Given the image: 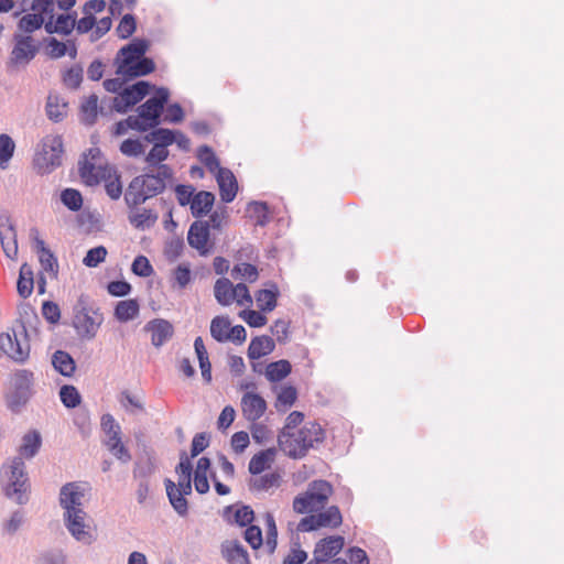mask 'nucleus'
Segmentation results:
<instances>
[{"instance_id":"obj_1","label":"nucleus","mask_w":564,"mask_h":564,"mask_svg":"<svg viewBox=\"0 0 564 564\" xmlns=\"http://www.w3.org/2000/svg\"><path fill=\"white\" fill-rule=\"evenodd\" d=\"M174 181L171 166H161V171L144 169L134 176L124 192V202L130 209L137 208L149 199L163 194Z\"/></svg>"},{"instance_id":"obj_2","label":"nucleus","mask_w":564,"mask_h":564,"mask_svg":"<svg viewBox=\"0 0 564 564\" xmlns=\"http://www.w3.org/2000/svg\"><path fill=\"white\" fill-rule=\"evenodd\" d=\"M39 323V316L33 310L30 313L25 311L7 332L0 333L1 352L18 365L26 364L31 352L30 332H36Z\"/></svg>"},{"instance_id":"obj_3","label":"nucleus","mask_w":564,"mask_h":564,"mask_svg":"<svg viewBox=\"0 0 564 564\" xmlns=\"http://www.w3.org/2000/svg\"><path fill=\"white\" fill-rule=\"evenodd\" d=\"M326 432L319 423L306 422L296 432L280 431L278 435L279 448L292 459L304 458L315 444L325 441Z\"/></svg>"},{"instance_id":"obj_4","label":"nucleus","mask_w":564,"mask_h":564,"mask_svg":"<svg viewBox=\"0 0 564 564\" xmlns=\"http://www.w3.org/2000/svg\"><path fill=\"white\" fill-rule=\"evenodd\" d=\"M104 322L99 307L88 295L82 294L73 306V322L80 338L93 339Z\"/></svg>"},{"instance_id":"obj_5","label":"nucleus","mask_w":564,"mask_h":564,"mask_svg":"<svg viewBox=\"0 0 564 564\" xmlns=\"http://www.w3.org/2000/svg\"><path fill=\"white\" fill-rule=\"evenodd\" d=\"M33 372L20 369L14 373L13 388L7 395L8 409L20 413L32 395Z\"/></svg>"},{"instance_id":"obj_6","label":"nucleus","mask_w":564,"mask_h":564,"mask_svg":"<svg viewBox=\"0 0 564 564\" xmlns=\"http://www.w3.org/2000/svg\"><path fill=\"white\" fill-rule=\"evenodd\" d=\"M102 156V152L98 147L86 150L79 158L78 172L83 182L88 186L98 185L101 180H106L107 165H99L98 172H95V161Z\"/></svg>"},{"instance_id":"obj_7","label":"nucleus","mask_w":564,"mask_h":564,"mask_svg":"<svg viewBox=\"0 0 564 564\" xmlns=\"http://www.w3.org/2000/svg\"><path fill=\"white\" fill-rule=\"evenodd\" d=\"M154 85L147 80H138L132 85L124 87L119 96L113 99V109L118 113H127L133 106L139 104L152 90Z\"/></svg>"},{"instance_id":"obj_8","label":"nucleus","mask_w":564,"mask_h":564,"mask_svg":"<svg viewBox=\"0 0 564 564\" xmlns=\"http://www.w3.org/2000/svg\"><path fill=\"white\" fill-rule=\"evenodd\" d=\"M14 46L10 55L11 65H26L37 54L39 45L34 44V40L31 35H22L15 33L13 35Z\"/></svg>"},{"instance_id":"obj_9","label":"nucleus","mask_w":564,"mask_h":564,"mask_svg":"<svg viewBox=\"0 0 564 564\" xmlns=\"http://www.w3.org/2000/svg\"><path fill=\"white\" fill-rule=\"evenodd\" d=\"M150 42L147 39L135 37L131 40L128 44L122 46L115 58V64L117 68L131 67L140 57H142L149 50Z\"/></svg>"},{"instance_id":"obj_10","label":"nucleus","mask_w":564,"mask_h":564,"mask_svg":"<svg viewBox=\"0 0 564 564\" xmlns=\"http://www.w3.org/2000/svg\"><path fill=\"white\" fill-rule=\"evenodd\" d=\"M210 237V225L207 220L194 221L187 232L188 245L196 249L200 256H206L209 252L207 242Z\"/></svg>"},{"instance_id":"obj_11","label":"nucleus","mask_w":564,"mask_h":564,"mask_svg":"<svg viewBox=\"0 0 564 564\" xmlns=\"http://www.w3.org/2000/svg\"><path fill=\"white\" fill-rule=\"evenodd\" d=\"M143 329L147 333H151V344L156 348L162 347L174 335L172 323L164 318L149 321Z\"/></svg>"},{"instance_id":"obj_12","label":"nucleus","mask_w":564,"mask_h":564,"mask_svg":"<svg viewBox=\"0 0 564 564\" xmlns=\"http://www.w3.org/2000/svg\"><path fill=\"white\" fill-rule=\"evenodd\" d=\"M137 111L138 115L134 118L141 123L142 131L148 132L151 128H155L161 123V116L164 110L150 99H147L138 107Z\"/></svg>"},{"instance_id":"obj_13","label":"nucleus","mask_w":564,"mask_h":564,"mask_svg":"<svg viewBox=\"0 0 564 564\" xmlns=\"http://www.w3.org/2000/svg\"><path fill=\"white\" fill-rule=\"evenodd\" d=\"M345 540L341 535H330L321 539L314 547L313 555L317 561L327 562L336 556L344 547Z\"/></svg>"},{"instance_id":"obj_14","label":"nucleus","mask_w":564,"mask_h":564,"mask_svg":"<svg viewBox=\"0 0 564 564\" xmlns=\"http://www.w3.org/2000/svg\"><path fill=\"white\" fill-rule=\"evenodd\" d=\"M216 181L219 187L220 199L229 204L231 203L238 193V182L229 169H219V172L216 173Z\"/></svg>"},{"instance_id":"obj_15","label":"nucleus","mask_w":564,"mask_h":564,"mask_svg":"<svg viewBox=\"0 0 564 564\" xmlns=\"http://www.w3.org/2000/svg\"><path fill=\"white\" fill-rule=\"evenodd\" d=\"M241 404L245 417L251 422L259 420L267 411L265 400L256 392L245 393Z\"/></svg>"},{"instance_id":"obj_16","label":"nucleus","mask_w":564,"mask_h":564,"mask_svg":"<svg viewBox=\"0 0 564 564\" xmlns=\"http://www.w3.org/2000/svg\"><path fill=\"white\" fill-rule=\"evenodd\" d=\"M85 516L86 512L83 509L65 513L66 528L77 541L90 543L91 535L85 530Z\"/></svg>"},{"instance_id":"obj_17","label":"nucleus","mask_w":564,"mask_h":564,"mask_svg":"<svg viewBox=\"0 0 564 564\" xmlns=\"http://www.w3.org/2000/svg\"><path fill=\"white\" fill-rule=\"evenodd\" d=\"M7 498L13 500L18 505H25L30 499L31 482L29 478H20L7 481L3 487Z\"/></svg>"},{"instance_id":"obj_18","label":"nucleus","mask_w":564,"mask_h":564,"mask_svg":"<svg viewBox=\"0 0 564 564\" xmlns=\"http://www.w3.org/2000/svg\"><path fill=\"white\" fill-rule=\"evenodd\" d=\"M155 63L151 57L145 54L140 57L131 67L123 68L122 66L117 68L116 73L121 75L124 80H132L138 77L147 76L154 72Z\"/></svg>"},{"instance_id":"obj_19","label":"nucleus","mask_w":564,"mask_h":564,"mask_svg":"<svg viewBox=\"0 0 564 564\" xmlns=\"http://www.w3.org/2000/svg\"><path fill=\"white\" fill-rule=\"evenodd\" d=\"M175 471L178 475L177 489L182 490L183 494H192L193 465L185 451L180 453V462L175 467Z\"/></svg>"},{"instance_id":"obj_20","label":"nucleus","mask_w":564,"mask_h":564,"mask_svg":"<svg viewBox=\"0 0 564 564\" xmlns=\"http://www.w3.org/2000/svg\"><path fill=\"white\" fill-rule=\"evenodd\" d=\"M166 496L174 511L180 517H186L188 514V501L186 496L191 494H183L182 490L177 489L176 485L170 479L164 480Z\"/></svg>"},{"instance_id":"obj_21","label":"nucleus","mask_w":564,"mask_h":564,"mask_svg":"<svg viewBox=\"0 0 564 564\" xmlns=\"http://www.w3.org/2000/svg\"><path fill=\"white\" fill-rule=\"evenodd\" d=\"M221 554L229 564H250L248 551L238 540L225 541Z\"/></svg>"},{"instance_id":"obj_22","label":"nucleus","mask_w":564,"mask_h":564,"mask_svg":"<svg viewBox=\"0 0 564 564\" xmlns=\"http://www.w3.org/2000/svg\"><path fill=\"white\" fill-rule=\"evenodd\" d=\"M42 154L47 166L52 169L59 166L62 164L63 154L62 137L56 135L44 141Z\"/></svg>"},{"instance_id":"obj_23","label":"nucleus","mask_w":564,"mask_h":564,"mask_svg":"<svg viewBox=\"0 0 564 564\" xmlns=\"http://www.w3.org/2000/svg\"><path fill=\"white\" fill-rule=\"evenodd\" d=\"M68 102L64 97L56 93H50L46 100V116L47 118L57 123L63 121L67 115Z\"/></svg>"},{"instance_id":"obj_24","label":"nucleus","mask_w":564,"mask_h":564,"mask_svg":"<svg viewBox=\"0 0 564 564\" xmlns=\"http://www.w3.org/2000/svg\"><path fill=\"white\" fill-rule=\"evenodd\" d=\"M274 348L275 343L270 336H256L249 344L247 355L250 360H258L261 357L271 354Z\"/></svg>"},{"instance_id":"obj_25","label":"nucleus","mask_w":564,"mask_h":564,"mask_svg":"<svg viewBox=\"0 0 564 564\" xmlns=\"http://www.w3.org/2000/svg\"><path fill=\"white\" fill-rule=\"evenodd\" d=\"M215 195L208 191H199L195 194L189 206L191 213L195 218H202L208 215L215 204Z\"/></svg>"},{"instance_id":"obj_26","label":"nucleus","mask_w":564,"mask_h":564,"mask_svg":"<svg viewBox=\"0 0 564 564\" xmlns=\"http://www.w3.org/2000/svg\"><path fill=\"white\" fill-rule=\"evenodd\" d=\"M77 489L78 488L72 482H68L61 488L59 502L61 506L65 509V513L82 509L80 498L83 497V494Z\"/></svg>"},{"instance_id":"obj_27","label":"nucleus","mask_w":564,"mask_h":564,"mask_svg":"<svg viewBox=\"0 0 564 564\" xmlns=\"http://www.w3.org/2000/svg\"><path fill=\"white\" fill-rule=\"evenodd\" d=\"M276 449L269 447L254 454L248 465L249 473L251 475H260L265 469L270 468L274 460Z\"/></svg>"},{"instance_id":"obj_28","label":"nucleus","mask_w":564,"mask_h":564,"mask_svg":"<svg viewBox=\"0 0 564 564\" xmlns=\"http://www.w3.org/2000/svg\"><path fill=\"white\" fill-rule=\"evenodd\" d=\"M306 491L316 506L324 507L329 497L333 495L334 489L332 484L327 480L317 479L308 484Z\"/></svg>"},{"instance_id":"obj_29","label":"nucleus","mask_w":564,"mask_h":564,"mask_svg":"<svg viewBox=\"0 0 564 564\" xmlns=\"http://www.w3.org/2000/svg\"><path fill=\"white\" fill-rule=\"evenodd\" d=\"M280 296L279 288L275 283H271L269 289H261L256 293V301L261 312H272L278 305Z\"/></svg>"},{"instance_id":"obj_30","label":"nucleus","mask_w":564,"mask_h":564,"mask_svg":"<svg viewBox=\"0 0 564 564\" xmlns=\"http://www.w3.org/2000/svg\"><path fill=\"white\" fill-rule=\"evenodd\" d=\"M42 445V436L36 430H32L23 435L22 443L19 448V456L30 459L33 458L40 451Z\"/></svg>"},{"instance_id":"obj_31","label":"nucleus","mask_w":564,"mask_h":564,"mask_svg":"<svg viewBox=\"0 0 564 564\" xmlns=\"http://www.w3.org/2000/svg\"><path fill=\"white\" fill-rule=\"evenodd\" d=\"M292 371V365L286 359L272 361L265 366L264 375L268 381L275 383L285 379Z\"/></svg>"},{"instance_id":"obj_32","label":"nucleus","mask_w":564,"mask_h":564,"mask_svg":"<svg viewBox=\"0 0 564 564\" xmlns=\"http://www.w3.org/2000/svg\"><path fill=\"white\" fill-rule=\"evenodd\" d=\"M52 365L64 377H72L76 370L74 358L65 350H56L53 354Z\"/></svg>"},{"instance_id":"obj_33","label":"nucleus","mask_w":564,"mask_h":564,"mask_svg":"<svg viewBox=\"0 0 564 564\" xmlns=\"http://www.w3.org/2000/svg\"><path fill=\"white\" fill-rule=\"evenodd\" d=\"M234 510V506H227L224 509V517L227 519L230 523H236L237 525L243 528L249 524H251L254 520V511L250 506L241 505L238 507L234 513V518L230 519L228 517L229 513H231Z\"/></svg>"},{"instance_id":"obj_34","label":"nucleus","mask_w":564,"mask_h":564,"mask_svg":"<svg viewBox=\"0 0 564 564\" xmlns=\"http://www.w3.org/2000/svg\"><path fill=\"white\" fill-rule=\"evenodd\" d=\"M140 305L138 300L129 299L119 301L115 307V317L121 322L127 323L138 316Z\"/></svg>"},{"instance_id":"obj_35","label":"nucleus","mask_w":564,"mask_h":564,"mask_svg":"<svg viewBox=\"0 0 564 564\" xmlns=\"http://www.w3.org/2000/svg\"><path fill=\"white\" fill-rule=\"evenodd\" d=\"M214 293L220 305L227 306L235 301V285L227 278H220L216 281Z\"/></svg>"},{"instance_id":"obj_36","label":"nucleus","mask_w":564,"mask_h":564,"mask_svg":"<svg viewBox=\"0 0 564 564\" xmlns=\"http://www.w3.org/2000/svg\"><path fill=\"white\" fill-rule=\"evenodd\" d=\"M1 248L11 260L17 259L18 256V240L17 231L13 224H10L6 230H0Z\"/></svg>"},{"instance_id":"obj_37","label":"nucleus","mask_w":564,"mask_h":564,"mask_svg":"<svg viewBox=\"0 0 564 564\" xmlns=\"http://www.w3.org/2000/svg\"><path fill=\"white\" fill-rule=\"evenodd\" d=\"M33 288L34 279L32 268L28 263H23L20 268L17 282L18 294L23 299H28L32 294Z\"/></svg>"},{"instance_id":"obj_38","label":"nucleus","mask_w":564,"mask_h":564,"mask_svg":"<svg viewBox=\"0 0 564 564\" xmlns=\"http://www.w3.org/2000/svg\"><path fill=\"white\" fill-rule=\"evenodd\" d=\"M247 212L256 219V226L264 227L269 224V205L265 202L252 200L248 204Z\"/></svg>"},{"instance_id":"obj_39","label":"nucleus","mask_w":564,"mask_h":564,"mask_svg":"<svg viewBox=\"0 0 564 564\" xmlns=\"http://www.w3.org/2000/svg\"><path fill=\"white\" fill-rule=\"evenodd\" d=\"M297 400V390L294 386H284L276 397L275 409L278 412H285Z\"/></svg>"},{"instance_id":"obj_40","label":"nucleus","mask_w":564,"mask_h":564,"mask_svg":"<svg viewBox=\"0 0 564 564\" xmlns=\"http://www.w3.org/2000/svg\"><path fill=\"white\" fill-rule=\"evenodd\" d=\"M169 158V150L161 147H152L144 158L147 166L144 169H153L161 171V166H170L164 161Z\"/></svg>"},{"instance_id":"obj_41","label":"nucleus","mask_w":564,"mask_h":564,"mask_svg":"<svg viewBox=\"0 0 564 564\" xmlns=\"http://www.w3.org/2000/svg\"><path fill=\"white\" fill-rule=\"evenodd\" d=\"M230 328V319L226 316H216L210 322V335L218 343L228 341L227 333Z\"/></svg>"},{"instance_id":"obj_42","label":"nucleus","mask_w":564,"mask_h":564,"mask_svg":"<svg viewBox=\"0 0 564 564\" xmlns=\"http://www.w3.org/2000/svg\"><path fill=\"white\" fill-rule=\"evenodd\" d=\"M100 426L102 432L106 434V438L102 443L121 438V426L116 422L115 417L110 413H106L101 416Z\"/></svg>"},{"instance_id":"obj_43","label":"nucleus","mask_w":564,"mask_h":564,"mask_svg":"<svg viewBox=\"0 0 564 564\" xmlns=\"http://www.w3.org/2000/svg\"><path fill=\"white\" fill-rule=\"evenodd\" d=\"M59 399L63 405L67 409H75L80 405L82 395L76 387L72 384H64L59 389Z\"/></svg>"},{"instance_id":"obj_44","label":"nucleus","mask_w":564,"mask_h":564,"mask_svg":"<svg viewBox=\"0 0 564 564\" xmlns=\"http://www.w3.org/2000/svg\"><path fill=\"white\" fill-rule=\"evenodd\" d=\"M197 158L198 160L207 167L209 172H219V169H224L220 166V162L218 158L215 155V152L213 149L207 145H200L197 150Z\"/></svg>"},{"instance_id":"obj_45","label":"nucleus","mask_w":564,"mask_h":564,"mask_svg":"<svg viewBox=\"0 0 564 564\" xmlns=\"http://www.w3.org/2000/svg\"><path fill=\"white\" fill-rule=\"evenodd\" d=\"M83 113V122L87 126H93L97 120L98 115V97L97 95H90L85 102L80 106Z\"/></svg>"},{"instance_id":"obj_46","label":"nucleus","mask_w":564,"mask_h":564,"mask_svg":"<svg viewBox=\"0 0 564 564\" xmlns=\"http://www.w3.org/2000/svg\"><path fill=\"white\" fill-rule=\"evenodd\" d=\"M61 202L70 212H79L83 207V196L78 189L65 188L61 192Z\"/></svg>"},{"instance_id":"obj_47","label":"nucleus","mask_w":564,"mask_h":564,"mask_svg":"<svg viewBox=\"0 0 564 564\" xmlns=\"http://www.w3.org/2000/svg\"><path fill=\"white\" fill-rule=\"evenodd\" d=\"M15 144L12 138L7 133L0 134V169L6 170L12 159Z\"/></svg>"},{"instance_id":"obj_48","label":"nucleus","mask_w":564,"mask_h":564,"mask_svg":"<svg viewBox=\"0 0 564 564\" xmlns=\"http://www.w3.org/2000/svg\"><path fill=\"white\" fill-rule=\"evenodd\" d=\"M76 19H77L76 11L58 14L55 18V23L57 26V34H61L64 36L70 35L75 29Z\"/></svg>"},{"instance_id":"obj_49","label":"nucleus","mask_w":564,"mask_h":564,"mask_svg":"<svg viewBox=\"0 0 564 564\" xmlns=\"http://www.w3.org/2000/svg\"><path fill=\"white\" fill-rule=\"evenodd\" d=\"M44 24V15L36 13H28L18 22V29L25 33H33L40 30Z\"/></svg>"},{"instance_id":"obj_50","label":"nucleus","mask_w":564,"mask_h":564,"mask_svg":"<svg viewBox=\"0 0 564 564\" xmlns=\"http://www.w3.org/2000/svg\"><path fill=\"white\" fill-rule=\"evenodd\" d=\"M318 518L323 528H337L343 522V516L337 506H330L325 511L319 512Z\"/></svg>"},{"instance_id":"obj_51","label":"nucleus","mask_w":564,"mask_h":564,"mask_svg":"<svg viewBox=\"0 0 564 564\" xmlns=\"http://www.w3.org/2000/svg\"><path fill=\"white\" fill-rule=\"evenodd\" d=\"M264 521L267 527L265 546L268 553L273 554L278 545V529L275 524V519L272 513L267 512L264 516Z\"/></svg>"},{"instance_id":"obj_52","label":"nucleus","mask_w":564,"mask_h":564,"mask_svg":"<svg viewBox=\"0 0 564 564\" xmlns=\"http://www.w3.org/2000/svg\"><path fill=\"white\" fill-rule=\"evenodd\" d=\"M120 152L128 158H139L144 154L145 147L138 138H128L119 147Z\"/></svg>"},{"instance_id":"obj_53","label":"nucleus","mask_w":564,"mask_h":564,"mask_svg":"<svg viewBox=\"0 0 564 564\" xmlns=\"http://www.w3.org/2000/svg\"><path fill=\"white\" fill-rule=\"evenodd\" d=\"M156 220L158 214L145 208L130 217V223L138 229L150 228L156 223Z\"/></svg>"},{"instance_id":"obj_54","label":"nucleus","mask_w":564,"mask_h":564,"mask_svg":"<svg viewBox=\"0 0 564 564\" xmlns=\"http://www.w3.org/2000/svg\"><path fill=\"white\" fill-rule=\"evenodd\" d=\"M120 178H121L120 175L116 171H115L113 178H111V173L107 169L106 180H104L105 181V189H106L107 195L113 200L119 199L122 195V183H121Z\"/></svg>"},{"instance_id":"obj_55","label":"nucleus","mask_w":564,"mask_h":564,"mask_svg":"<svg viewBox=\"0 0 564 564\" xmlns=\"http://www.w3.org/2000/svg\"><path fill=\"white\" fill-rule=\"evenodd\" d=\"M135 30H137L135 17L131 13H127L121 18V20L116 29V32L120 39L126 40V39H129L135 32Z\"/></svg>"},{"instance_id":"obj_56","label":"nucleus","mask_w":564,"mask_h":564,"mask_svg":"<svg viewBox=\"0 0 564 564\" xmlns=\"http://www.w3.org/2000/svg\"><path fill=\"white\" fill-rule=\"evenodd\" d=\"M279 480L280 475L278 473L265 474L259 478L250 479V488L257 491H264L273 486H276Z\"/></svg>"},{"instance_id":"obj_57","label":"nucleus","mask_w":564,"mask_h":564,"mask_svg":"<svg viewBox=\"0 0 564 564\" xmlns=\"http://www.w3.org/2000/svg\"><path fill=\"white\" fill-rule=\"evenodd\" d=\"M107 253H108V251H107L106 247H104V246L94 247L87 251L86 256L83 259V263L87 268H96L101 262L105 261Z\"/></svg>"},{"instance_id":"obj_58","label":"nucleus","mask_w":564,"mask_h":564,"mask_svg":"<svg viewBox=\"0 0 564 564\" xmlns=\"http://www.w3.org/2000/svg\"><path fill=\"white\" fill-rule=\"evenodd\" d=\"M104 445L121 463H128L131 460V454L122 443L121 438L113 440L111 442H104Z\"/></svg>"},{"instance_id":"obj_59","label":"nucleus","mask_w":564,"mask_h":564,"mask_svg":"<svg viewBox=\"0 0 564 564\" xmlns=\"http://www.w3.org/2000/svg\"><path fill=\"white\" fill-rule=\"evenodd\" d=\"M6 476L8 481L20 479V478H29L25 463L22 457H14L10 465L6 468Z\"/></svg>"},{"instance_id":"obj_60","label":"nucleus","mask_w":564,"mask_h":564,"mask_svg":"<svg viewBox=\"0 0 564 564\" xmlns=\"http://www.w3.org/2000/svg\"><path fill=\"white\" fill-rule=\"evenodd\" d=\"M133 274L140 278H148L154 273V269L145 256H137L131 264Z\"/></svg>"},{"instance_id":"obj_61","label":"nucleus","mask_w":564,"mask_h":564,"mask_svg":"<svg viewBox=\"0 0 564 564\" xmlns=\"http://www.w3.org/2000/svg\"><path fill=\"white\" fill-rule=\"evenodd\" d=\"M264 312L254 311V310H242L239 313V317H241L250 327L259 328L267 324V317L263 314Z\"/></svg>"},{"instance_id":"obj_62","label":"nucleus","mask_w":564,"mask_h":564,"mask_svg":"<svg viewBox=\"0 0 564 564\" xmlns=\"http://www.w3.org/2000/svg\"><path fill=\"white\" fill-rule=\"evenodd\" d=\"M155 465L151 458L143 462H137L133 468V478L138 481H149V478L154 474Z\"/></svg>"},{"instance_id":"obj_63","label":"nucleus","mask_w":564,"mask_h":564,"mask_svg":"<svg viewBox=\"0 0 564 564\" xmlns=\"http://www.w3.org/2000/svg\"><path fill=\"white\" fill-rule=\"evenodd\" d=\"M74 424L79 429L80 434L86 437L90 433V414L86 408H79L73 419Z\"/></svg>"},{"instance_id":"obj_64","label":"nucleus","mask_w":564,"mask_h":564,"mask_svg":"<svg viewBox=\"0 0 564 564\" xmlns=\"http://www.w3.org/2000/svg\"><path fill=\"white\" fill-rule=\"evenodd\" d=\"M64 84L72 89L79 88L83 82V68L80 65H75L68 68L63 75Z\"/></svg>"}]
</instances>
